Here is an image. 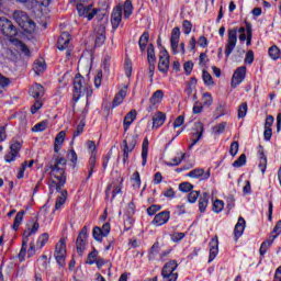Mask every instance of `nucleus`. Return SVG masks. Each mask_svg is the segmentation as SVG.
<instances>
[{"label":"nucleus","mask_w":281,"mask_h":281,"mask_svg":"<svg viewBox=\"0 0 281 281\" xmlns=\"http://www.w3.org/2000/svg\"><path fill=\"white\" fill-rule=\"evenodd\" d=\"M67 169V159L60 156H54L50 164H49V170L52 177L56 180H50L48 183V190L49 195L54 194V191L56 192H63V187H65V183H67V176L66 173Z\"/></svg>","instance_id":"obj_1"},{"label":"nucleus","mask_w":281,"mask_h":281,"mask_svg":"<svg viewBox=\"0 0 281 281\" xmlns=\"http://www.w3.org/2000/svg\"><path fill=\"white\" fill-rule=\"evenodd\" d=\"M38 229H41V224L36 221L33 223V226L31 228L29 227L23 232L22 247L18 255L20 262H23L25 260V256H27V258H32L36 256V249H37L36 244H34V241L30 243V236H34V234H36ZM29 243H30V247L27 249Z\"/></svg>","instance_id":"obj_2"},{"label":"nucleus","mask_w":281,"mask_h":281,"mask_svg":"<svg viewBox=\"0 0 281 281\" xmlns=\"http://www.w3.org/2000/svg\"><path fill=\"white\" fill-rule=\"evenodd\" d=\"M133 10V1L131 0H125L123 7L119 4L113 8L111 13V25L113 32H116L117 27H120V24L122 23V12L124 11V19H131Z\"/></svg>","instance_id":"obj_3"},{"label":"nucleus","mask_w":281,"mask_h":281,"mask_svg":"<svg viewBox=\"0 0 281 281\" xmlns=\"http://www.w3.org/2000/svg\"><path fill=\"white\" fill-rule=\"evenodd\" d=\"M13 19L25 34H34L36 32V22L30 19L25 11H14Z\"/></svg>","instance_id":"obj_4"},{"label":"nucleus","mask_w":281,"mask_h":281,"mask_svg":"<svg viewBox=\"0 0 281 281\" xmlns=\"http://www.w3.org/2000/svg\"><path fill=\"white\" fill-rule=\"evenodd\" d=\"M178 267H179V263L177 262V260H170V261L166 262L161 269L162 281L179 280V273L175 272V271H177Z\"/></svg>","instance_id":"obj_5"},{"label":"nucleus","mask_w":281,"mask_h":281,"mask_svg":"<svg viewBox=\"0 0 281 281\" xmlns=\"http://www.w3.org/2000/svg\"><path fill=\"white\" fill-rule=\"evenodd\" d=\"M137 137H139L137 134L127 136L126 139H123L121 145V150L123 153V164L126 165V161H128L130 153H133L135 150V146H137Z\"/></svg>","instance_id":"obj_6"},{"label":"nucleus","mask_w":281,"mask_h":281,"mask_svg":"<svg viewBox=\"0 0 281 281\" xmlns=\"http://www.w3.org/2000/svg\"><path fill=\"white\" fill-rule=\"evenodd\" d=\"M0 32L11 41L19 36V29L7 18H0Z\"/></svg>","instance_id":"obj_7"},{"label":"nucleus","mask_w":281,"mask_h":281,"mask_svg":"<svg viewBox=\"0 0 281 281\" xmlns=\"http://www.w3.org/2000/svg\"><path fill=\"white\" fill-rule=\"evenodd\" d=\"M74 97L72 100L78 102L82 95H85V91H87V87L85 86V77L82 75L77 74L74 81Z\"/></svg>","instance_id":"obj_8"},{"label":"nucleus","mask_w":281,"mask_h":281,"mask_svg":"<svg viewBox=\"0 0 281 281\" xmlns=\"http://www.w3.org/2000/svg\"><path fill=\"white\" fill-rule=\"evenodd\" d=\"M238 43V29L228 30V41L225 47V56L229 58L232 52L236 49V44Z\"/></svg>","instance_id":"obj_9"},{"label":"nucleus","mask_w":281,"mask_h":281,"mask_svg":"<svg viewBox=\"0 0 281 281\" xmlns=\"http://www.w3.org/2000/svg\"><path fill=\"white\" fill-rule=\"evenodd\" d=\"M87 238H89V232L87 226H83L76 240L78 256H82L85 254V250L87 249Z\"/></svg>","instance_id":"obj_10"},{"label":"nucleus","mask_w":281,"mask_h":281,"mask_svg":"<svg viewBox=\"0 0 281 281\" xmlns=\"http://www.w3.org/2000/svg\"><path fill=\"white\" fill-rule=\"evenodd\" d=\"M170 69V55L168 54V50L166 47L162 46V49L160 50L159 61H158V71L160 74H168Z\"/></svg>","instance_id":"obj_11"},{"label":"nucleus","mask_w":281,"mask_h":281,"mask_svg":"<svg viewBox=\"0 0 281 281\" xmlns=\"http://www.w3.org/2000/svg\"><path fill=\"white\" fill-rule=\"evenodd\" d=\"M246 76H247L246 66H240L236 68L231 80V87L233 89H236V87H238V85H241L243 80H245Z\"/></svg>","instance_id":"obj_12"},{"label":"nucleus","mask_w":281,"mask_h":281,"mask_svg":"<svg viewBox=\"0 0 281 281\" xmlns=\"http://www.w3.org/2000/svg\"><path fill=\"white\" fill-rule=\"evenodd\" d=\"M180 38H181V29L179 26H176L171 30V37H170L172 54H179L178 49H179Z\"/></svg>","instance_id":"obj_13"},{"label":"nucleus","mask_w":281,"mask_h":281,"mask_svg":"<svg viewBox=\"0 0 281 281\" xmlns=\"http://www.w3.org/2000/svg\"><path fill=\"white\" fill-rule=\"evenodd\" d=\"M218 256V235H215L209 243V263L214 262Z\"/></svg>","instance_id":"obj_14"},{"label":"nucleus","mask_w":281,"mask_h":281,"mask_svg":"<svg viewBox=\"0 0 281 281\" xmlns=\"http://www.w3.org/2000/svg\"><path fill=\"white\" fill-rule=\"evenodd\" d=\"M187 177H190L191 179H201V181H207V179L211 177V171L209 169L205 172V169L203 168H195L187 173Z\"/></svg>","instance_id":"obj_15"},{"label":"nucleus","mask_w":281,"mask_h":281,"mask_svg":"<svg viewBox=\"0 0 281 281\" xmlns=\"http://www.w3.org/2000/svg\"><path fill=\"white\" fill-rule=\"evenodd\" d=\"M168 221H170V211H161L155 215L151 221V225H155V227H161L162 225H166Z\"/></svg>","instance_id":"obj_16"},{"label":"nucleus","mask_w":281,"mask_h":281,"mask_svg":"<svg viewBox=\"0 0 281 281\" xmlns=\"http://www.w3.org/2000/svg\"><path fill=\"white\" fill-rule=\"evenodd\" d=\"M69 43H71V34L69 32H63L57 40V49L65 52V49H68Z\"/></svg>","instance_id":"obj_17"},{"label":"nucleus","mask_w":281,"mask_h":281,"mask_svg":"<svg viewBox=\"0 0 281 281\" xmlns=\"http://www.w3.org/2000/svg\"><path fill=\"white\" fill-rule=\"evenodd\" d=\"M29 94L35 100H41L45 95V88L41 83H35L29 89Z\"/></svg>","instance_id":"obj_18"},{"label":"nucleus","mask_w":281,"mask_h":281,"mask_svg":"<svg viewBox=\"0 0 281 281\" xmlns=\"http://www.w3.org/2000/svg\"><path fill=\"white\" fill-rule=\"evenodd\" d=\"M137 120V110H131L123 120V128L124 133H126L131 128V124H133Z\"/></svg>","instance_id":"obj_19"},{"label":"nucleus","mask_w":281,"mask_h":281,"mask_svg":"<svg viewBox=\"0 0 281 281\" xmlns=\"http://www.w3.org/2000/svg\"><path fill=\"white\" fill-rule=\"evenodd\" d=\"M247 225V222L243 218V216L238 217V221L234 228V237L235 240H238L243 234H245V227Z\"/></svg>","instance_id":"obj_20"},{"label":"nucleus","mask_w":281,"mask_h":281,"mask_svg":"<svg viewBox=\"0 0 281 281\" xmlns=\"http://www.w3.org/2000/svg\"><path fill=\"white\" fill-rule=\"evenodd\" d=\"M207 205H210V193L203 192L199 198L198 207L201 214H205L207 211Z\"/></svg>","instance_id":"obj_21"},{"label":"nucleus","mask_w":281,"mask_h":281,"mask_svg":"<svg viewBox=\"0 0 281 281\" xmlns=\"http://www.w3.org/2000/svg\"><path fill=\"white\" fill-rule=\"evenodd\" d=\"M258 155H259V165L258 168L265 175L267 172V155H265V147L262 145L258 146Z\"/></svg>","instance_id":"obj_22"},{"label":"nucleus","mask_w":281,"mask_h":281,"mask_svg":"<svg viewBox=\"0 0 281 281\" xmlns=\"http://www.w3.org/2000/svg\"><path fill=\"white\" fill-rule=\"evenodd\" d=\"M166 123V113L164 112H157L154 116H153V131L160 128V126H164V124Z\"/></svg>","instance_id":"obj_23"},{"label":"nucleus","mask_w":281,"mask_h":281,"mask_svg":"<svg viewBox=\"0 0 281 281\" xmlns=\"http://www.w3.org/2000/svg\"><path fill=\"white\" fill-rule=\"evenodd\" d=\"M148 41H150V33L148 31H145L138 40L140 54H144V52H146V47H148Z\"/></svg>","instance_id":"obj_24"},{"label":"nucleus","mask_w":281,"mask_h":281,"mask_svg":"<svg viewBox=\"0 0 281 281\" xmlns=\"http://www.w3.org/2000/svg\"><path fill=\"white\" fill-rule=\"evenodd\" d=\"M274 240L276 239L273 237H271L261 243L260 248H259V256L261 258H265V256L267 255V251H269V249H271V246L273 245Z\"/></svg>","instance_id":"obj_25"},{"label":"nucleus","mask_w":281,"mask_h":281,"mask_svg":"<svg viewBox=\"0 0 281 281\" xmlns=\"http://www.w3.org/2000/svg\"><path fill=\"white\" fill-rule=\"evenodd\" d=\"M159 249H161L159 241H155L153 246L148 249L147 260H149V262H154V260L157 259Z\"/></svg>","instance_id":"obj_26"},{"label":"nucleus","mask_w":281,"mask_h":281,"mask_svg":"<svg viewBox=\"0 0 281 281\" xmlns=\"http://www.w3.org/2000/svg\"><path fill=\"white\" fill-rule=\"evenodd\" d=\"M97 162H98V155H95V153L90 154V158L88 161L89 170H88V177L86 178V181H89V179L93 177V170H95Z\"/></svg>","instance_id":"obj_27"},{"label":"nucleus","mask_w":281,"mask_h":281,"mask_svg":"<svg viewBox=\"0 0 281 281\" xmlns=\"http://www.w3.org/2000/svg\"><path fill=\"white\" fill-rule=\"evenodd\" d=\"M148 146H150V143L148 142V137H145L142 144V166L148 164Z\"/></svg>","instance_id":"obj_28"},{"label":"nucleus","mask_w":281,"mask_h":281,"mask_svg":"<svg viewBox=\"0 0 281 281\" xmlns=\"http://www.w3.org/2000/svg\"><path fill=\"white\" fill-rule=\"evenodd\" d=\"M193 131H194V133L192 134V138L202 139L203 133L205 132V125H203V123H201V122H196L194 124Z\"/></svg>","instance_id":"obj_29"},{"label":"nucleus","mask_w":281,"mask_h":281,"mask_svg":"<svg viewBox=\"0 0 281 281\" xmlns=\"http://www.w3.org/2000/svg\"><path fill=\"white\" fill-rule=\"evenodd\" d=\"M126 98V90L122 89L120 90L113 101H112V109H116V106H120V104H122V102H124V99Z\"/></svg>","instance_id":"obj_30"},{"label":"nucleus","mask_w":281,"mask_h":281,"mask_svg":"<svg viewBox=\"0 0 281 281\" xmlns=\"http://www.w3.org/2000/svg\"><path fill=\"white\" fill-rule=\"evenodd\" d=\"M147 63L157 64V55L155 54V44L149 43L147 46Z\"/></svg>","instance_id":"obj_31"},{"label":"nucleus","mask_w":281,"mask_h":281,"mask_svg":"<svg viewBox=\"0 0 281 281\" xmlns=\"http://www.w3.org/2000/svg\"><path fill=\"white\" fill-rule=\"evenodd\" d=\"M59 196H57L56 202H55V210H60V207H63L65 205V203H67V196H68V192L67 190H63L59 192Z\"/></svg>","instance_id":"obj_32"},{"label":"nucleus","mask_w":281,"mask_h":281,"mask_svg":"<svg viewBox=\"0 0 281 281\" xmlns=\"http://www.w3.org/2000/svg\"><path fill=\"white\" fill-rule=\"evenodd\" d=\"M164 100V90H156L150 99L149 102H151L153 106H157V104H159L160 102H162Z\"/></svg>","instance_id":"obj_33"},{"label":"nucleus","mask_w":281,"mask_h":281,"mask_svg":"<svg viewBox=\"0 0 281 281\" xmlns=\"http://www.w3.org/2000/svg\"><path fill=\"white\" fill-rule=\"evenodd\" d=\"M23 216H25L24 210L16 213L12 225L13 232H19V227H21V223H23Z\"/></svg>","instance_id":"obj_34"},{"label":"nucleus","mask_w":281,"mask_h":281,"mask_svg":"<svg viewBox=\"0 0 281 281\" xmlns=\"http://www.w3.org/2000/svg\"><path fill=\"white\" fill-rule=\"evenodd\" d=\"M55 254L57 255H66L67 254V241L65 238H60L59 241L55 246Z\"/></svg>","instance_id":"obj_35"},{"label":"nucleus","mask_w":281,"mask_h":281,"mask_svg":"<svg viewBox=\"0 0 281 281\" xmlns=\"http://www.w3.org/2000/svg\"><path fill=\"white\" fill-rule=\"evenodd\" d=\"M268 55L271 58V60H280L281 58V50L278 46L272 45L269 49H268Z\"/></svg>","instance_id":"obj_36"},{"label":"nucleus","mask_w":281,"mask_h":281,"mask_svg":"<svg viewBox=\"0 0 281 281\" xmlns=\"http://www.w3.org/2000/svg\"><path fill=\"white\" fill-rule=\"evenodd\" d=\"M49 243V234L48 233H43L42 235L38 236L37 241H36V249H42Z\"/></svg>","instance_id":"obj_37"},{"label":"nucleus","mask_w":281,"mask_h":281,"mask_svg":"<svg viewBox=\"0 0 281 281\" xmlns=\"http://www.w3.org/2000/svg\"><path fill=\"white\" fill-rule=\"evenodd\" d=\"M247 111H249V105L247 102H243L237 110V117L238 120H243L247 116Z\"/></svg>","instance_id":"obj_38"},{"label":"nucleus","mask_w":281,"mask_h":281,"mask_svg":"<svg viewBox=\"0 0 281 281\" xmlns=\"http://www.w3.org/2000/svg\"><path fill=\"white\" fill-rule=\"evenodd\" d=\"M49 125V122L47 121H42L37 124H35L32 127V133H43V131H47V126Z\"/></svg>","instance_id":"obj_39"},{"label":"nucleus","mask_w":281,"mask_h":281,"mask_svg":"<svg viewBox=\"0 0 281 281\" xmlns=\"http://www.w3.org/2000/svg\"><path fill=\"white\" fill-rule=\"evenodd\" d=\"M224 209H225V202H223V200L216 199V200L213 202V209H212V211H213L215 214H221V212H223Z\"/></svg>","instance_id":"obj_40"},{"label":"nucleus","mask_w":281,"mask_h":281,"mask_svg":"<svg viewBox=\"0 0 281 281\" xmlns=\"http://www.w3.org/2000/svg\"><path fill=\"white\" fill-rule=\"evenodd\" d=\"M186 159V154L180 153V157H175L170 162H166L169 168H175V166H180V164Z\"/></svg>","instance_id":"obj_41"},{"label":"nucleus","mask_w":281,"mask_h":281,"mask_svg":"<svg viewBox=\"0 0 281 281\" xmlns=\"http://www.w3.org/2000/svg\"><path fill=\"white\" fill-rule=\"evenodd\" d=\"M202 100H203V103H202V106H212V104H214V98H212V93L210 92H204L202 94Z\"/></svg>","instance_id":"obj_42"},{"label":"nucleus","mask_w":281,"mask_h":281,"mask_svg":"<svg viewBox=\"0 0 281 281\" xmlns=\"http://www.w3.org/2000/svg\"><path fill=\"white\" fill-rule=\"evenodd\" d=\"M77 12L79 14V16H86V14H89V12H91V5H87L85 7V4L81 3H77Z\"/></svg>","instance_id":"obj_43"},{"label":"nucleus","mask_w":281,"mask_h":281,"mask_svg":"<svg viewBox=\"0 0 281 281\" xmlns=\"http://www.w3.org/2000/svg\"><path fill=\"white\" fill-rule=\"evenodd\" d=\"M37 263L40 265V269L42 271H47L49 267V261H47V255L40 256V258L37 259Z\"/></svg>","instance_id":"obj_44"},{"label":"nucleus","mask_w":281,"mask_h":281,"mask_svg":"<svg viewBox=\"0 0 281 281\" xmlns=\"http://www.w3.org/2000/svg\"><path fill=\"white\" fill-rule=\"evenodd\" d=\"M109 260H105L104 258L98 257L97 260H87L86 265H97L98 269H102L104 265H108Z\"/></svg>","instance_id":"obj_45"},{"label":"nucleus","mask_w":281,"mask_h":281,"mask_svg":"<svg viewBox=\"0 0 281 281\" xmlns=\"http://www.w3.org/2000/svg\"><path fill=\"white\" fill-rule=\"evenodd\" d=\"M92 238H94V240H97L98 243H102V238H104L102 228H100L99 226H94L92 229Z\"/></svg>","instance_id":"obj_46"},{"label":"nucleus","mask_w":281,"mask_h":281,"mask_svg":"<svg viewBox=\"0 0 281 281\" xmlns=\"http://www.w3.org/2000/svg\"><path fill=\"white\" fill-rule=\"evenodd\" d=\"M225 128H227V122H222L213 126V135H223V133H225Z\"/></svg>","instance_id":"obj_47"},{"label":"nucleus","mask_w":281,"mask_h":281,"mask_svg":"<svg viewBox=\"0 0 281 281\" xmlns=\"http://www.w3.org/2000/svg\"><path fill=\"white\" fill-rule=\"evenodd\" d=\"M247 164V155L241 154L234 162L233 168H243Z\"/></svg>","instance_id":"obj_48"},{"label":"nucleus","mask_w":281,"mask_h":281,"mask_svg":"<svg viewBox=\"0 0 281 281\" xmlns=\"http://www.w3.org/2000/svg\"><path fill=\"white\" fill-rule=\"evenodd\" d=\"M202 80L206 87H210L214 85V79L212 78V75L207 70L202 71Z\"/></svg>","instance_id":"obj_49"},{"label":"nucleus","mask_w":281,"mask_h":281,"mask_svg":"<svg viewBox=\"0 0 281 281\" xmlns=\"http://www.w3.org/2000/svg\"><path fill=\"white\" fill-rule=\"evenodd\" d=\"M106 42V35L104 33H98L94 40V47H102Z\"/></svg>","instance_id":"obj_50"},{"label":"nucleus","mask_w":281,"mask_h":281,"mask_svg":"<svg viewBox=\"0 0 281 281\" xmlns=\"http://www.w3.org/2000/svg\"><path fill=\"white\" fill-rule=\"evenodd\" d=\"M124 71L126 78H131V76H133V61L131 59H125Z\"/></svg>","instance_id":"obj_51"},{"label":"nucleus","mask_w":281,"mask_h":281,"mask_svg":"<svg viewBox=\"0 0 281 281\" xmlns=\"http://www.w3.org/2000/svg\"><path fill=\"white\" fill-rule=\"evenodd\" d=\"M192 190H194V184H192L190 182H181L179 184V191L180 192L188 193V192H191Z\"/></svg>","instance_id":"obj_52"},{"label":"nucleus","mask_w":281,"mask_h":281,"mask_svg":"<svg viewBox=\"0 0 281 281\" xmlns=\"http://www.w3.org/2000/svg\"><path fill=\"white\" fill-rule=\"evenodd\" d=\"M235 206H236V198H234V194H229L226 198V207L228 212H232V210H234Z\"/></svg>","instance_id":"obj_53"},{"label":"nucleus","mask_w":281,"mask_h":281,"mask_svg":"<svg viewBox=\"0 0 281 281\" xmlns=\"http://www.w3.org/2000/svg\"><path fill=\"white\" fill-rule=\"evenodd\" d=\"M161 205L159 204H151L149 207H147V214L148 216H156L157 212L161 211Z\"/></svg>","instance_id":"obj_54"},{"label":"nucleus","mask_w":281,"mask_h":281,"mask_svg":"<svg viewBox=\"0 0 281 281\" xmlns=\"http://www.w3.org/2000/svg\"><path fill=\"white\" fill-rule=\"evenodd\" d=\"M203 103L201 101H194L192 113L193 115H199L200 113H203Z\"/></svg>","instance_id":"obj_55"},{"label":"nucleus","mask_w":281,"mask_h":281,"mask_svg":"<svg viewBox=\"0 0 281 281\" xmlns=\"http://www.w3.org/2000/svg\"><path fill=\"white\" fill-rule=\"evenodd\" d=\"M201 196V191H189L188 194V202L189 203H194L195 201H198Z\"/></svg>","instance_id":"obj_56"},{"label":"nucleus","mask_w":281,"mask_h":281,"mask_svg":"<svg viewBox=\"0 0 281 281\" xmlns=\"http://www.w3.org/2000/svg\"><path fill=\"white\" fill-rule=\"evenodd\" d=\"M21 148H23V145L19 140L10 145V151L14 153L18 156H20L19 153H21Z\"/></svg>","instance_id":"obj_57"},{"label":"nucleus","mask_w":281,"mask_h":281,"mask_svg":"<svg viewBox=\"0 0 281 281\" xmlns=\"http://www.w3.org/2000/svg\"><path fill=\"white\" fill-rule=\"evenodd\" d=\"M281 234V220H279L277 222V224L274 225L273 229H272V235L270 236V238H273L276 240V238H278V236H280Z\"/></svg>","instance_id":"obj_58"},{"label":"nucleus","mask_w":281,"mask_h":281,"mask_svg":"<svg viewBox=\"0 0 281 281\" xmlns=\"http://www.w3.org/2000/svg\"><path fill=\"white\" fill-rule=\"evenodd\" d=\"M246 24V31H247V38H246V45L249 47L251 45V38H252V33H251V23L245 22Z\"/></svg>","instance_id":"obj_59"},{"label":"nucleus","mask_w":281,"mask_h":281,"mask_svg":"<svg viewBox=\"0 0 281 281\" xmlns=\"http://www.w3.org/2000/svg\"><path fill=\"white\" fill-rule=\"evenodd\" d=\"M85 122L80 121V123L77 125L76 131L72 133L74 139H76V137H80L81 133H85Z\"/></svg>","instance_id":"obj_60"},{"label":"nucleus","mask_w":281,"mask_h":281,"mask_svg":"<svg viewBox=\"0 0 281 281\" xmlns=\"http://www.w3.org/2000/svg\"><path fill=\"white\" fill-rule=\"evenodd\" d=\"M45 69H47V67L45 66V63L38 61L34 65V71L37 76H41V74H43Z\"/></svg>","instance_id":"obj_61"},{"label":"nucleus","mask_w":281,"mask_h":281,"mask_svg":"<svg viewBox=\"0 0 281 281\" xmlns=\"http://www.w3.org/2000/svg\"><path fill=\"white\" fill-rule=\"evenodd\" d=\"M55 260L57 265L63 268L65 265H67V256L66 255H55Z\"/></svg>","instance_id":"obj_62"},{"label":"nucleus","mask_w":281,"mask_h":281,"mask_svg":"<svg viewBox=\"0 0 281 281\" xmlns=\"http://www.w3.org/2000/svg\"><path fill=\"white\" fill-rule=\"evenodd\" d=\"M183 33L188 36L192 32V22L190 20H184L182 22Z\"/></svg>","instance_id":"obj_63"},{"label":"nucleus","mask_w":281,"mask_h":281,"mask_svg":"<svg viewBox=\"0 0 281 281\" xmlns=\"http://www.w3.org/2000/svg\"><path fill=\"white\" fill-rule=\"evenodd\" d=\"M186 238V233H173L171 234L172 243H181Z\"/></svg>","instance_id":"obj_64"}]
</instances>
